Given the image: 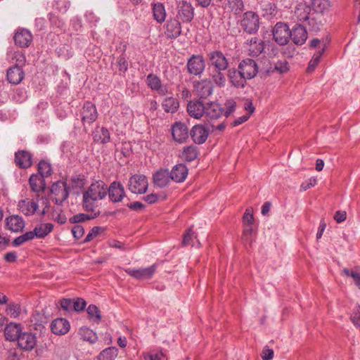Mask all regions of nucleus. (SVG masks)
I'll list each match as a JSON object with an SVG mask.
<instances>
[{"mask_svg": "<svg viewBox=\"0 0 360 360\" xmlns=\"http://www.w3.org/2000/svg\"><path fill=\"white\" fill-rule=\"evenodd\" d=\"M240 27L248 34L257 33L260 27L259 15L251 11L244 13L240 20Z\"/></svg>", "mask_w": 360, "mask_h": 360, "instance_id": "f257e3e1", "label": "nucleus"}, {"mask_svg": "<svg viewBox=\"0 0 360 360\" xmlns=\"http://www.w3.org/2000/svg\"><path fill=\"white\" fill-rule=\"evenodd\" d=\"M146 82L148 86L160 96H166L172 94L169 85L163 84L160 78L155 74L150 73L148 75Z\"/></svg>", "mask_w": 360, "mask_h": 360, "instance_id": "f03ea898", "label": "nucleus"}, {"mask_svg": "<svg viewBox=\"0 0 360 360\" xmlns=\"http://www.w3.org/2000/svg\"><path fill=\"white\" fill-rule=\"evenodd\" d=\"M274 40L280 46L286 45L290 38L289 26L283 22H277L272 30Z\"/></svg>", "mask_w": 360, "mask_h": 360, "instance_id": "7ed1b4c3", "label": "nucleus"}, {"mask_svg": "<svg viewBox=\"0 0 360 360\" xmlns=\"http://www.w3.org/2000/svg\"><path fill=\"white\" fill-rule=\"evenodd\" d=\"M148 187V179L143 174H134L129 179L128 188L133 193H145L147 191Z\"/></svg>", "mask_w": 360, "mask_h": 360, "instance_id": "20e7f679", "label": "nucleus"}, {"mask_svg": "<svg viewBox=\"0 0 360 360\" xmlns=\"http://www.w3.org/2000/svg\"><path fill=\"white\" fill-rule=\"evenodd\" d=\"M51 192L55 196V203L61 205L68 198L69 187L65 181H58L52 184Z\"/></svg>", "mask_w": 360, "mask_h": 360, "instance_id": "39448f33", "label": "nucleus"}, {"mask_svg": "<svg viewBox=\"0 0 360 360\" xmlns=\"http://www.w3.org/2000/svg\"><path fill=\"white\" fill-rule=\"evenodd\" d=\"M207 59L210 66L214 69L226 70L229 68V60L221 51H210L207 54Z\"/></svg>", "mask_w": 360, "mask_h": 360, "instance_id": "423d86ee", "label": "nucleus"}, {"mask_svg": "<svg viewBox=\"0 0 360 360\" xmlns=\"http://www.w3.org/2000/svg\"><path fill=\"white\" fill-rule=\"evenodd\" d=\"M80 115L84 126L92 124L98 117L96 105L90 101H86L80 110Z\"/></svg>", "mask_w": 360, "mask_h": 360, "instance_id": "0eeeda50", "label": "nucleus"}, {"mask_svg": "<svg viewBox=\"0 0 360 360\" xmlns=\"http://www.w3.org/2000/svg\"><path fill=\"white\" fill-rule=\"evenodd\" d=\"M187 70L189 74L200 75L205 70V61L202 55H193L187 62Z\"/></svg>", "mask_w": 360, "mask_h": 360, "instance_id": "6e6552de", "label": "nucleus"}, {"mask_svg": "<svg viewBox=\"0 0 360 360\" xmlns=\"http://www.w3.org/2000/svg\"><path fill=\"white\" fill-rule=\"evenodd\" d=\"M238 69L248 79H251L255 77L258 73L259 70L256 61L251 58H245L242 60L238 65Z\"/></svg>", "mask_w": 360, "mask_h": 360, "instance_id": "1a4fd4ad", "label": "nucleus"}, {"mask_svg": "<svg viewBox=\"0 0 360 360\" xmlns=\"http://www.w3.org/2000/svg\"><path fill=\"white\" fill-rule=\"evenodd\" d=\"M107 194L112 202H121L126 195L124 186L116 181H112L109 187L107 186Z\"/></svg>", "mask_w": 360, "mask_h": 360, "instance_id": "9d476101", "label": "nucleus"}, {"mask_svg": "<svg viewBox=\"0 0 360 360\" xmlns=\"http://www.w3.org/2000/svg\"><path fill=\"white\" fill-rule=\"evenodd\" d=\"M93 199H103L107 195V185L103 181L94 182L84 192Z\"/></svg>", "mask_w": 360, "mask_h": 360, "instance_id": "9b49d317", "label": "nucleus"}, {"mask_svg": "<svg viewBox=\"0 0 360 360\" xmlns=\"http://www.w3.org/2000/svg\"><path fill=\"white\" fill-rule=\"evenodd\" d=\"M194 89L200 98H207L213 92L212 82L209 79H201L194 84Z\"/></svg>", "mask_w": 360, "mask_h": 360, "instance_id": "f8f14e48", "label": "nucleus"}, {"mask_svg": "<svg viewBox=\"0 0 360 360\" xmlns=\"http://www.w3.org/2000/svg\"><path fill=\"white\" fill-rule=\"evenodd\" d=\"M16 341L20 349L31 351L37 345V337L32 333L22 332Z\"/></svg>", "mask_w": 360, "mask_h": 360, "instance_id": "ddd939ff", "label": "nucleus"}, {"mask_svg": "<svg viewBox=\"0 0 360 360\" xmlns=\"http://www.w3.org/2000/svg\"><path fill=\"white\" fill-rule=\"evenodd\" d=\"M172 134L174 140L178 143H184L188 138V129L186 124L178 122L172 125Z\"/></svg>", "mask_w": 360, "mask_h": 360, "instance_id": "4468645a", "label": "nucleus"}, {"mask_svg": "<svg viewBox=\"0 0 360 360\" xmlns=\"http://www.w3.org/2000/svg\"><path fill=\"white\" fill-rule=\"evenodd\" d=\"M307 37V31L304 25L297 24L290 30V39L296 45L301 46L304 44Z\"/></svg>", "mask_w": 360, "mask_h": 360, "instance_id": "2eb2a0df", "label": "nucleus"}, {"mask_svg": "<svg viewBox=\"0 0 360 360\" xmlns=\"http://www.w3.org/2000/svg\"><path fill=\"white\" fill-rule=\"evenodd\" d=\"M224 114V108L217 103L210 102L205 104V113L208 122L218 120Z\"/></svg>", "mask_w": 360, "mask_h": 360, "instance_id": "dca6fc26", "label": "nucleus"}, {"mask_svg": "<svg viewBox=\"0 0 360 360\" xmlns=\"http://www.w3.org/2000/svg\"><path fill=\"white\" fill-rule=\"evenodd\" d=\"M14 162L20 169H27L32 165V155L25 150H20L15 152Z\"/></svg>", "mask_w": 360, "mask_h": 360, "instance_id": "f3484780", "label": "nucleus"}, {"mask_svg": "<svg viewBox=\"0 0 360 360\" xmlns=\"http://www.w3.org/2000/svg\"><path fill=\"white\" fill-rule=\"evenodd\" d=\"M13 39L15 45L21 48H26L32 41V34L28 30L20 28L15 32Z\"/></svg>", "mask_w": 360, "mask_h": 360, "instance_id": "a211bd4d", "label": "nucleus"}, {"mask_svg": "<svg viewBox=\"0 0 360 360\" xmlns=\"http://www.w3.org/2000/svg\"><path fill=\"white\" fill-rule=\"evenodd\" d=\"M157 269L156 264H153L150 266L143 269H126L125 271L129 276L136 278V279H149L150 278L154 273L155 272Z\"/></svg>", "mask_w": 360, "mask_h": 360, "instance_id": "6ab92c4d", "label": "nucleus"}, {"mask_svg": "<svg viewBox=\"0 0 360 360\" xmlns=\"http://www.w3.org/2000/svg\"><path fill=\"white\" fill-rule=\"evenodd\" d=\"M190 135L196 144H202L206 141L209 136V129L204 125L196 124L193 127L190 131Z\"/></svg>", "mask_w": 360, "mask_h": 360, "instance_id": "aec40b11", "label": "nucleus"}, {"mask_svg": "<svg viewBox=\"0 0 360 360\" xmlns=\"http://www.w3.org/2000/svg\"><path fill=\"white\" fill-rule=\"evenodd\" d=\"M228 77L231 85L237 89L244 88L248 79L238 68L229 70Z\"/></svg>", "mask_w": 360, "mask_h": 360, "instance_id": "412c9836", "label": "nucleus"}, {"mask_svg": "<svg viewBox=\"0 0 360 360\" xmlns=\"http://www.w3.org/2000/svg\"><path fill=\"white\" fill-rule=\"evenodd\" d=\"M205 104L198 99H193L187 104L188 115L195 119H200L205 113Z\"/></svg>", "mask_w": 360, "mask_h": 360, "instance_id": "4be33fe9", "label": "nucleus"}, {"mask_svg": "<svg viewBox=\"0 0 360 360\" xmlns=\"http://www.w3.org/2000/svg\"><path fill=\"white\" fill-rule=\"evenodd\" d=\"M168 169H160L158 170L153 176V184L158 188H165L167 186L172 179Z\"/></svg>", "mask_w": 360, "mask_h": 360, "instance_id": "5701e85b", "label": "nucleus"}, {"mask_svg": "<svg viewBox=\"0 0 360 360\" xmlns=\"http://www.w3.org/2000/svg\"><path fill=\"white\" fill-rule=\"evenodd\" d=\"M324 18L321 12H312L309 15V19L303 24L305 27L307 25L309 31L317 32L323 25Z\"/></svg>", "mask_w": 360, "mask_h": 360, "instance_id": "b1692460", "label": "nucleus"}, {"mask_svg": "<svg viewBox=\"0 0 360 360\" xmlns=\"http://www.w3.org/2000/svg\"><path fill=\"white\" fill-rule=\"evenodd\" d=\"M188 169L184 164H178L173 167L170 173L172 181L176 183L184 182L188 176Z\"/></svg>", "mask_w": 360, "mask_h": 360, "instance_id": "393cba45", "label": "nucleus"}, {"mask_svg": "<svg viewBox=\"0 0 360 360\" xmlns=\"http://www.w3.org/2000/svg\"><path fill=\"white\" fill-rule=\"evenodd\" d=\"M181 33V26L176 19L169 20L165 25V34L167 38L176 39Z\"/></svg>", "mask_w": 360, "mask_h": 360, "instance_id": "a878e982", "label": "nucleus"}, {"mask_svg": "<svg viewBox=\"0 0 360 360\" xmlns=\"http://www.w3.org/2000/svg\"><path fill=\"white\" fill-rule=\"evenodd\" d=\"M22 333L20 323L11 322L4 328V336L7 340L16 341Z\"/></svg>", "mask_w": 360, "mask_h": 360, "instance_id": "bb28decb", "label": "nucleus"}, {"mask_svg": "<svg viewBox=\"0 0 360 360\" xmlns=\"http://www.w3.org/2000/svg\"><path fill=\"white\" fill-rule=\"evenodd\" d=\"M178 15L183 22H189L193 19L194 8L191 4L183 1L179 4Z\"/></svg>", "mask_w": 360, "mask_h": 360, "instance_id": "cd10ccee", "label": "nucleus"}, {"mask_svg": "<svg viewBox=\"0 0 360 360\" xmlns=\"http://www.w3.org/2000/svg\"><path fill=\"white\" fill-rule=\"evenodd\" d=\"M70 325L69 321L63 318H58L53 320L51 324V331L56 335H65L70 330Z\"/></svg>", "mask_w": 360, "mask_h": 360, "instance_id": "c85d7f7f", "label": "nucleus"}, {"mask_svg": "<svg viewBox=\"0 0 360 360\" xmlns=\"http://www.w3.org/2000/svg\"><path fill=\"white\" fill-rule=\"evenodd\" d=\"M25 73L22 68L18 65H13L9 68L7 70L6 77L9 83L12 84H18L24 79Z\"/></svg>", "mask_w": 360, "mask_h": 360, "instance_id": "c756f323", "label": "nucleus"}, {"mask_svg": "<svg viewBox=\"0 0 360 360\" xmlns=\"http://www.w3.org/2000/svg\"><path fill=\"white\" fill-rule=\"evenodd\" d=\"M312 9L310 6L304 3L299 4L294 11V16L296 18L297 21L304 23L307 19H309V15L312 13Z\"/></svg>", "mask_w": 360, "mask_h": 360, "instance_id": "7c9ffc66", "label": "nucleus"}, {"mask_svg": "<svg viewBox=\"0 0 360 360\" xmlns=\"http://www.w3.org/2000/svg\"><path fill=\"white\" fill-rule=\"evenodd\" d=\"M6 225L8 229L13 232H20L25 227V221L21 217L13 215L6 219Z\"/></svg>", "mask_w": 360, "mask_h": 360, "instance_id": "2f4dec72", "label": "nucleus"}, {"mask_svg": "<svg viewBox=\"0 0 360 360\" xmlns=\"http://www.w3.org/2000/svg\"><path fill=\"white\" fill-rule=\"evenodd\" d=\"M246 44L248 46L250 55L252 56H258L264 50V41L256 37H252L247 41Z\"/></svg>", "mask_w": 360, "mask_h": 360, "instance_id": "473e14b6", "label": "nucleus"}, {"mask_svg": "<svg viewBox=\"0 0 360 360\" xmlns=\"http://www.w3.org/2000/svg\"><path fill=\"white\" fill-rule=\"evenodd\" d=\"M19 210L26 216L34 214L38 209V204L29 199L21 200L18 205Z\"/></svg>", "mask_w": 360, "mask_h": 360, "instance_id": "72a5a7b5", "label": "nucleus"}, {"mask_svg": "<svg viewBox=\"0 0 360 360\" xmlns=\"http://www.w3.org/2000/svg\"><path fill=\"white\" fill-rule=\"evenodd\" d=\"M93 139L96 143H106L110 140L109 131L105 127H96L93 131Z\"/></svg>", "mask_w": 360, "mask_h": 360, "instance_id": "f704fd0d", "label": "nucleus"}, {"mask_svg": "<svg viewBox=\"0 0 360 360\" xmlns=\"http://www.w3.org/2000/svg\"><path fill=\"white\" fill-rule=\"evenodd\" d=\"M162 106L166 112L174 113L179 109V103L174 96H167L162 101Z\"/></svg>", "mask_w": 360, "mask_h": 360, "instance_id": "c9c22d12", "label": "nucleus"}, {"mask_svg": "<svg viewBox=\"0 0 360 360\" xmlns=\"http://www.w3.org/2000/svg\"><path fill=\"white\" fill-rule=\"evenodd\" d=\"M30 185L31 189L34 192H40L43 191L45 189L46 184L44 179L42 176L38 174H32L30 176L29 179Z\"/></svg>", "mask_w": 360, "mask_h": 360, "instance_id": "e433bc0d", "label": "nucleus"}, {"mask_svg": "<svg viewBox=\"0 0 360 360\" xmlns=\"http://www.w3.org/2000/svg\"><path fill=\"white\" fill-rule=\"evenodd\" d=\"M261 11L263 17L272 18L277 14V6L274 3L264 1L261 3Z\"/></svg>", "mask_w": 360, "mask_h": 360, "instance_id": "4c0bfd02", "label": "nucleus"}, {"mask_svg": "<svg viewBox=\"0 0 360 360\" xmlns=\"http://www.w3.org/2000/svg\"><path fill=\"white\" fill-rule=\"evenodd\" d=\"M101 212L99 210L96 213H79L75 214L69 219V221L71 224H77L84 222L88 220L94 219L100 215Z\"/></svg>", "mask_w": 360, "mask_h": 360, "instance_id": "58836bf2", "label": "nucleus"}, {"mask_svg": "<svg viewBox=\"0 0 360 360\" xmlns=\"http://www.w3.org/2000/svg\"><path fill=\"white\" fill-rule=\"evenodd\" d=\"M198 151L195 146H189L184 147L181 155V158L186 162L193 161L197 158Z\"/></svg>", "mask_w": 360, "mask_h": 360, "instance_id": "ea45409f", "label": "nucleus"}, {"mask_svg": "<svg viewBox=\"0 0 360 360\" xmlns=\"http://www.w3.org/2000/svg\"><path fill=\"white\" fill-rule=\"evenodd\" d=\"M224 70H225L214 69L210 74L212 82H214L217 86L220 88L224 87L226 82L225 75L222 72Z\"/></svg>", "mask_w": 360, "mask_h": 360, "instance_id": "a19ab883", "label": "nucleus"}, {"mask_svg": "<svg viewBox=\"0 0 360 360\" xmlns=\"http://www.w3.org/2000/svg\"><path fill=\"white\" fill-rule=\"evenodd\" d=\"M153 13L154 19L158 22H162L165 20L166 11L162 3H156L153 6Z\"/></svg>", "mask_w": 360, "mask_h": 360, "instance_id": "79ce46f5", "label": "nucleus"}, {"mask_svg": "<svg viewBox=\"0 0 360 360\" xmlns=\"http://www.w3.org/2000/svg\"><path fill=\"white\" fill-rule=\"evenodd\" d=\"M53 229V224L51 223L40 224L34 229L37 238H44L49 235Z\"/></svg>", "mask_w": 360, "mask_h": 360, "instance_id": "37998d69", "label": "nucleus"}, {"mask_svg": "<svg viewBox=\"0 0 360 360\" xmlns=\"http://www.w3.org/2000/svg\"><path fill=\"white\" fill-rule=\"evenodd\" d=\"M96 201L97 200L93 199L86 193H83L82 207L86 212L96 213Z\"/></svg>", "mask_w": 360, "mask_h": 360, "instance_id": "c03bdc74", "label": "nucleus"}, {"mask_svg": "<svg viewBox=\"0 0 360 360\" xmlns=\"http://www.w3.org/2000/svg\"><path fill=\"white\" fill-rule=\"evenodd\" d=\"M79 333L82 340L89 341L91 343L95 342L97 340L96 334L89 328H81L79 329Z\"/></svg>", "mask_w": 360, "mask_h": 360, "instance_id": "a18cd8bd", "label": "nucleus"}, {"mask_svg": "<svg viewBox=\"0 0 360 360\" xmlns=\"http://www.w3.org/2000/svg\"><path fill=\"white\" fill-rule=\"evenodd\" d=\"M38 171L39 176H42L43 179L51 176L52 174V168L50 163L44 160L39 162L38 165Z\"/></svg>", "mask_w": 360, "mask_h": 360, "instance_id": "49530a36", "label": "nucleus"}, {"mask_svg": "<svg viewBox=\"0 0 360 360\" xmlns=\"http://www.w3.org/2000/svg\"><path fill=\"white\" fill-rule=\"evenodd\" d=\"M312 4L314 7L312 12H321V13H323L330 6L328 0H314Z\"/></svg>", "mask_w": 360, "mask_h": 360, "instance_id": "de8ad7c7", "label": "nucleus"}, {"mask_svg": "<svg viewBox=\"0 0 360 360\" xmlns=\"http://www.w3.org/2000/svg\"><path fill=\"white\" fill-rule=\"evenodd\" d=\"M343 272L346 276H351L355 285L360 289V268L356 267L351 271L348 269H344Z\"/></svg>", "mask_w": 360, "mask_h": 360, "instance_id": "09e8293b", "label": "nucleus"}, {"mask_svg": "<svg viewBox=\"0 0 360 360\" xmlns=\"http://www.w3.org/2000/svg\"><path fill=\"white\" fill-rule=\"evenodd\" d=\"M228 5L231 11L235 14L241 13L244 9L243 0H229Z\"/></svg>", "mask_w": 360, "mask_h": 360, "instance_id": "8fccbe9b", "label": "nucleus"}, {"mask_svg": "<svg viewBox=\"0 0 360 360\" xmlns=\"http://www.w3.org/2000/svg\"><path fill=\"white\" fill-rule=\"evenodd\" d=\"M196 238L197 235L192 230V228H189L183 235L182 245L184 246L191 245L193 246V239Z\"/></svg>", "mask_w": 360, "mask_h": 360, "instance_id": "3c124183", "label": "nucleus"}, {"mask_svg": "<svg viewBox=\"0 0 360 360\" xmlns=\"http://www.w3.org/2000/svg\"><path fill=\"white\" fill-rule=\"evenodd\" d=\"M84 178L81 175L72 176L70 179V186L72 189L82 188L84 185Z\"/></svg>", "mask_w": 360, "mask_h": 360, "instance_id": "603ef678", "label": "nucleus"}, {"mask_svg": "<svg viewBox=\"0 0 360 360\" xmlns=\"http://www.w3.org/2000/svg\"><path fill=\"white\" fill-rule=\"evenodd\" d=\"M86 305V301L80 297L72 300V311H82Z\"/></svg>", "mask_w": 360, "mask_h": 360, "instance_id": "864d4df0", "label": "nucleus"}, {"mask_svg": "<svg viewBox=\"0 0 360 360\" xmlns=\"http://www.w3.org/2000/svg\"><path fill=\"white\" fill-rule=\"evenodd\" d=\"M115 356V348H106L103 350L99 356V360H112L113 356Z\"/></svg>", "mask_w": 360, "mask_h": 360, "instance_id": "5fc2aeb1", "label": "nucleus"}, {"mask_svg": "<svg viewBox=\"0 0 360 360\" xmlns=\"http://www.w3.org/2000/svg\"><path fill=\"white\" fill-rule=\"evenodd\" d=\"M13 60H15L14 65H18L19 68H22L25 65L26 58L23 53L20 51H15L13 53Z\"/></svg>", "mask_w": 360, "mask_h": 360, "instance_id": "6e6d98bb", "label": "nucleus"}, {"mask_svg": "<svg viewBox=\"0 0 360 360\" xmlns=\"http://www.w3.org/2000/svg\"><path fill=\"white\" fill-rule=\"evenodd\" d=\"M6 311L7 314L11 316V317L16 318L20 313V307L18 304L11 303L8 306Z\"/></svg>", "mask_w": 360, "mask_h": 360, "instance_id": "4d7b16f0", "label": "nucleus"}, {"mask_svg": "<svg viewBox=\"0 0 360 360\" xmlns=\"http://www.w3.org/2000/svg\"><path fill=\"white\" fill-rule=\"evenodd\" d=\"M86 311L91 318L95 316L97 321H101V311L96 305L90 304L88 307Z\"/></svg>", "mask_w": 360, "mask_h": 360, "instance_id": "13d9d810", "label": "nucleus"}, {"mask_svg": "<svg viewBox=\"0 0 360 360\" xmlns=\"http://www.w3.org/2000/svg\"><path fill=\"white\" fill-rule=\"evenodd\" d=\"M236 106V103L234 100L230 99L227 100L225 103V108L226 110H224V114L226 117H228L231 113H233L235 111Z\"/></svg>", "mask_w": 360, "mask_h": 360, "instance_id": "bf43d9fd", "label": "nucleus"}, {"mask_svg": "<svg viewBox=\"0 0 360 360\" xmlns=\"http://www.w3.org/2000/svg\"><path fill=\"white\" fill-rule=\"evenodd\" d=\"M243 225H252L254 217L252 208H247L243 217Z\"/></svg>", "mask_w": 360, "mask_h": 360, "instance_id": "052dcab7", "label": "nucleus"}, {"mask_svg": "<svg viewBox=\"0 0 360 360\" xmlns=\"http://www.w3.org/2000/svg\"><path fill=\"white\" fill-rule=\"evenodd\" d=\"M274 68L278 72L281 74L286 72L289 70L288 62L285 60H278L277 63H276Z\"/></svg>", "mask_w": 360, "mask_h": 360, "instance_id": "680f3d73", "label": "nucleus"}, {"mask_svg": "<svg viewBox=\"0 0 360 360\" xmlns=\"http://www.w3.org/2000/svg\"><path fill=\"white\" fill-rule=\"evenodd\" d=\"M322 43H323V47L321 48V49L316 51L311 58V60H313L314 63H315V61L319 63L323 53L325 52L328 41H327V40L322 41Z\"/></svg>", "mask_w": 360, "mask_h": 360, "instance_id": "e2e57ef3", "label": "nucleus"}, {"mask_svg": "<svg viewBox=\"0 0 360 360\" xmlns=\"http://www.w3.org/2000/svg\"><path fill=\"white\" fill-rule=\"evenodd\" d=\"M352 323L360 328V307H356L354 311L351 316Z\"/></svg>", "mask_w": 360, "mask_h": 360, "instance_id": "0e129e2a", "label": "nucleus"}, {"mask_svg": "<svg viewBox=\"0 0 360 360\" xmlns=\"http://www.w3.org/2000/svg\"><path fill=\"white\" fill-rule=\"evenodd\" d=\"M72 233L73 234V236L77 239H80L84 233V229L82 226L81 225H75L73 226L72 229Z\"/></svg>", "mask_w": 360, "mask_h": 360, "instance_id": "69168bd1", "label": "nucleus"}, {"mask_svg": "<svg viewBox=\"0 0 360 360\" xmlns=\"http://www.w3.org/2000/svg\"><path fill=\"white\" fill-rule=\"evenodd\" d=\"M60 307L65 311L70 312L72 311V300L62 299L60 300Z\"/></svg>", "mask_w": 360, "mask_h": 360, "instance_id": "338daca9", "label": "nucleus"}, {"mask_svg": "<svg viewBox=\"0 0 360 360\" xmlns=\"http://www.w3.org/2000/svg\"><path fill=\"white\" fill-rule=\"evenodd\" d=\"M316 179L311 177L308 181L303 182L301 184L300 187L302 191H305L308 190L309 188H310L311 187L314 186L316 185Z\"/></svg>", "mask_w": 360, "mask_h": 360, "instance_id": "774afa93", "label": "nucleus"}]
</instances>
